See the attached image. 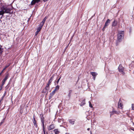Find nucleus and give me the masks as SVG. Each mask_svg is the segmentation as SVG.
Returning a JSON list of instances; mask_svg holds the SVG:
<instances>
[{
  "label": "nucleus",
  "mask_w": 134,
  "mask_h": 134,
  "mask_svg": "<svg viewBox=\"0 0 134 134\" xmlns=\"http://www.w3.org/2000/svg\"><path fill=\"white\" fill-rule=\"evenodd\" d=\"M124 36V31H120L118 32L117 41L121 42Z\"/></svg>",
  "instance_id": "nucleus-1"
},
{
  "label": "nucleus",
  "mask_w": 134,
  "mask_h": 134,
  "mask_svg": "<svg viewBox=\"0 0 134 134\" xmlns=\"http://www.w3.org/2000/svg\"><path fill=\"white\" fill-rule=\"evenodd\" d=\"M1 8L2 10L3 11L4 14L5 13H9L11 11V9L5 7H2Z\"/></svg>",
  "instance_id": "nucleus-2"
},
{
  "label": "nucleus",
  "mask_w": 134,
  "mask_h": 134,
  "mask_svg": "<svg viewBox=\"0 0 134 134\" xmlns=\"http://www.w3.org/2000/svg\"><path fill=\"white\" fill-rule=\"evenodd\" d=\"M119 71L122 74L124 75L125 73L124 72V68L121 65H120L118 68Z\"/></svg>",
  "instance_id": "nucleus-3"
},
{
  "label": "nucleus",
  "mask_w": 134,
  "mask_h": 134,
  "mask_svg": "<svg viewBox=\"0 0 134 134\" xmlns=\"http://www.w3.org/2000/svg\"><path fill=\"white\" fill-rule=\"evenodd\" d=\"M118 107L122 109L123 108V105L122 104V102L120 99L119 102L118 103Z\"/></svg>",
  "instance_id": "nucleus-4"
},
{
  "label": "nucleus",
  "mask_w": 134,
  "mask_h": 134,
  "mask_svg": "<svg viewBox=\"0 0 134 134\" xmlns=\"http://www.w3.org/2000/svg\"><path fill=\"white\" fill-rule=\"evenodd\" d=\"M110 116H111L112 115H113L114 114H119V113L118 112H117V111H115L114 110V108L113 109V110L112 111H111L110 112Z\"/></svg>",
  "instance_id": "nucleus-5"
},
{
  "label": "nucleus",
  "mask_w": 134,
  "mask_h": 134,
  "mask_svg": "<svg viewBox=\"0 0 134 134\" xmlns=\"http://www.w3.org/2000/svg\"><path fill=\"white\" fill-rule=\"evenodd\" d=\"M33 119V122L34 124V125L36 127H37V125L36 123V121L35 120L34 115Z\"/></svg>",
  "instance_id": "nucleus-6"
},
{
  "label": "nucleus",
  "mask_w": 134,
  "mask_h": 134,
  "mask_svg": "<svg viewBox=\"0 0 134 134\" xmlns=\"http://www.w3.org/2000/svg\"><path fill=\"white\" fill-rule=\"evenodd\" d=\"M40 1V0H32L31 2V4L32 5H34L36 3H38Z\"/></svg>",
  "instance_id": "nucleus-7"
},
{
  "label": "nucleus",
  "mask_w": 134,
  "mask_h": 134,
  "mask_svg": "<svg viewBox=\"0 0 134 134\" xmlns=\"http://www.w3.org/2000/svg\"><path fill=\"white\" fill-rule=\"evenodd\" d=\"M55 92L54 91H53L51 93H50L49 96V97L48 99H51L53 96Z\"/></svg>",
  "instance_id": "nucleus-8"
},
{
  "label": "nucleus",
  "mask_w": 134,
  "mask_h": 134,
  "mask_svg": "<svg viewBox=\"0 0 134 134\" xmlns=\"http://www.w3.org/2000/svg\"><path fill=\"white\" fill-rule=\"evenodd\" d=\"M54 124H52L51 125L48 127V130L50 131L54 129Z\"/></svg>",
  "instance_id": "nucleus-9"
},
{
  "label": "nucleus",
  "mask_w": 134,
  "mask_h": 134,
  "mask_svg": "<svg viewBox=\"0 0 134 134\" xmlns=\"http://www.w3.org/2000/svg\"><path fill=\"white\" fill-rule=\"evenodd\" d=\"M110 20L109 19H108L106 21L104 26H105L107 27L109 25V24L110 23Z\"/></svg>",
  "instance_id": "nucleus-10"
},
{
  "label": "nucleus",
  "mask_w": 134,
  "mask_h": 134,
  "mask_svg": "<svg viewBox=\"0 0 134 134\" xmlns=\"http://www.w3.org/2000/svg\"><path fill=\"white\" fill-rule=\"evenodd\" d=\"M49 88L46 87H45L44 89L42 90V92L43 93H45L46 92H48Z\"/></svg>",
  "instance_id": "nucleus-11"
},
{
  "label": "nucleus",
  "mask_w": 134,
  "mask_h": 134,
  "mask_svg": "<svg viewBox=\"0 0 134 134\" xmlns=\"http://www.w3.org/2000/svg\"><path fill=\"white\" fill-rule=\"evenodd\" d=\"M54 77V76H52L50 78V79L49 80L48 82V83L49 84L51 85V82H52L53 79Z\"/></svg>",
  "instance_id": "nucleus-12"
},
{
  "label": "nucleus",
  "mask_w": 134,
  "mask_h": 134,
  "mask_svg": "<svg viewBox=\"0 0 134 134\" xmlns=\"http://www.w3.org/2000/svg\"><path fill=\"white\" fill-rule=\"evenodd\" d=\"M69 121L70 124L73 125L74 124L75 120L74 119H70L69 120Z\"/></svg>",
  "instance_id": "nucleus-13"
},
{
  "label": "nucleus",
  "mask_w": 134,
  "mask_h": 134,
  "mask_svg": "<svg viewBox=\"0 0 134 134\" xmlns=\"http://www.w3.org/2000/svg\"><path fill=\"white\" fill-rule=\"evenodd\" d=\"M41 29L40 27H38L37 28V31L35 32V36H36L38 34V32L40 31Z\"/></svg>",
  "instance_id": "nucleus-14"
},
{
  "label": "nucleus",
  "mask_w": 134,
  "mask_h": 134,
  "mask_svg": "<svg viewBox=\"0 0 134 134\" xmlns=\"http://www.w3.org/2000/svg\"><path fill=\"white\" fill-rule=\"evenodd\" d=\"M9 66V65H7L5 66L4 68H3L2 70L1 71V72L0 73V76L2 74L3 72V71L7 67H8Z\"/></svg>",
  "instance_id": "nucleus-15"
},
{
  "label": "nucleus",
  "mask_w": 134,
  "mask_h": 134,
  "mask_svg": "<svg viewBox=\"0 0 134 134\" xmlns=\"http://www.w3.org/2000/svg\"><path fill=\"white\" fill-rule=\"evenodd\" d=\"M91 74L92 75L93 77L96 76L97 75V74L94 72H91Z\"/></svg>",
  "instance_id": "nucleus-16"
},
{
  "label": "nucleus",
  "mask_w": 134,
  "mask_h": 134,
  "mask_svg": "<svg viewBox=\"0 0 134 134\" xmlns=\"http://www.w3.org/2000/svg\"><path fill=\"white\" fill-rule=\"evenodd\" d=\"M59 88V85H57L56 86L55 88V89L53 91H54V92H55L56 91L58 90Z\"/></svg>",
  "instance_id": "nucleus-17"
},
{
  "label": "nucleus",
  "mask_w": 134,
  "mask_h": 134,
  "mask_svg": "<svg viewBox=\"0 0 134 134\" xmlns=\"http://www.w3.org/2000/svg\"><path fill=\"white\" fill-rule=\"evenodd\" d=\"M54 131L55 132V134H58L59 133V131L57 129H55Z\"/></svg>",
  "instance_id": "nucleus-18"
},
{
  "label": "nucleus",
  "mask_w": 134,
  "mask_h": 134,
  "mask_svg": "<svg viewBox=\"0 0 134 134\" xmlns=\"http://www.w3.org/2000/svg\"><path fill=\"white\" fill-rule=\"evenodd\" d=\"M85 103H86L85 100H83L81 103L80 105L81 106H83L85 105Z\"/></svg>",
  "instance_id": "nucleus-19"
},
{
  "label": "nucleus",
  "mask_w": 134,
  "mask_h": 134,
  "mask_svg": "<svg viewBox=\"0 0 134 134\" xmlns=\"http://www.w3.org/2000/svg\"><path fill=\"white\" fill-rule=\"evenodd\" d=\"M69 93L68 94V96L69 97V98H70L71 96V93L72 92V90H70L69 91Z\"/></svg>",
  "instance_id": "nucleus-20"
},
{
  "label": "nucleus",
  "mask_w": 134,
  "mask_h": 134,
  "mask_svg": "<svg viewBox=\"0 0 134 134\" xmlns=\"http://www.w3.org/2000/svg\"><path fill=\"white\" fill-rule=\"evenodd\" d=\"M44 24V23L41 22L39 25V26L38 27H40L41 28V29L42 27L43 26V25Z\"/></svg>",
  "instance_id": "nucleus-21"
},
{
  "label": "nucleus",
  "mask_w": 134,
  "mask_h": 134,
  "mask_svg": "<svg viewBox=\"0 0 134 134\" xmlns=\"http://www.w3.org/2000/svg\"><path fill=\"white\" fill-rule=\"evenodd\" d=\"M8 75L7 74L5 75V78L4 79L6 81L8 79Z\"/></svg>",
  "instance_id": "nucleus-22"
},
{
  "label": "nucleus",
  "mask_w": 134,
  "mask_h": 134,
  "mask_svg": "<svg viewBox=\"0 0 134 134\" xmlns=\"http://www.w3.org/2000/svg\"><path fill=\"white\" fill-rule=\"evenodd\" d=\"M3 52V49L1 47H0V56L2 54V53Z\"/></svg>",
  "instance_id": "nucleus-23"
},
{
  "label": "nucleus",
  "mask_w": 134,
  "mask_h": 134,
  "mask_svg": "<svg viewBox=\"0 0 134 134\" xmlns=\"http://www.w3.org/2000/svg\"><path fill=\"white\" fill-rule=\"evenodd\" d=\"M4 14L3 11L2 10V9H1V10L0 11V15H3Z\"/></svg>",
  "instance_id": "nucleus-24"
},
{
  "label": "nucleus",
  "mask_w": 134,
  "mask_h": 134,
  "mask_svg": "<svg viewBox=\"0 0 134 134\" xmlns=\"http://www.w3.org/2000/svg\"><path fill=\"white\" fill-rule=\"evenodd\" d=\"M115 21L114 20L112 24V26H115L116 25V24H115Z\"/></svg>",
  "instance_id": "nucleus-25"
},
{
  "label": "nucleus",
  "mask_w": 134,
  "mask_h": 134,
  "mask_svg": "<svg viewBox=\"0 0 134 134\" xmlns=\"http://www.w3.org/2000/svg\"><path fill=\"white\" fill-rule=\"evenodd\" d=\"M42 117H43V119L42 118V117H41V122L42 123H44V118H43V116H42Z\"/></svg>",
  "instance_id": "nucleus-26"
},
{
  "label": "nucleus",
  "mask_w": 134,
  "mask_h": 134,
  "mask_svg": "<svg viewBox=\"0 0 134 134\" xmlns=\"http://www.w3.org/2000/svg\"><path fill=\"white\" fill-rule=\"evenodd\" d=\"M50 85V84L47 83V85H46V87L47 88H47H49V85Z\"/></svg>",
  "instance_id": "nucleus-27"
},
{
  "label": "nucleus",
  "mask_w": 134,
  "mask_h": 134,
  "mask_svg": "<svg viewBox=\"0 0 134 134\" xmlns=\"http://www.w3.org/2000/svg\"><path fill=\"white\" fill-rule=\"evenodd\" d=\"M61 77V76H60V77L58 80L57 81V84H58V83L59 82V81L60 80Z\"/></svg>",
  "instance_id": "nucleus-28"
},
{
  "label": "nucleus",
  "mask_w": 134,
  "mask_h": 134,
  "mask_svg": "<svg viewBox=\"0 0 134 134\" xmlns=\"http://www.w3.org/2000/svg\"><path fill=\"white\" fill-rule=\"evenodd\" d=\"M89 106L90 107H92V104H91V102H90V101H89Z\"/></svg>",
  "instance_id": "nucleus-29"
},
{
  "label": "nucleus",
  "mask_w": 134,
  "mask_h": 134,
  "mask_svg": "<svg viewBox=\"0 0 134 134\" xmlns=\"http://www.w3.org/2000/svg\"><path fill=\"white\" fill-rule=\"evenodd\" d=\"M42 125L43 127V129H45V127L44 123H42Z\"/></svg>",
  "instance_id": "nucleus-30"
},
{
  "label": "nucleus",
  "mask_w": 134,
  "mask_h": 134,
  "mask_svg": "<svg viewBox=\"0 0 134 134\" xmlns=\"http://www.w3.org/2000/svg\"><path fill=\"white\" fill-rule=\"evenodd\" d=\"M106 27V26H104L103 27V28L102 29V30L103 31H104Z\"/></svg>",
  "instance_id": "nucleus-31"
},
{
  "label": "nucleus",
  "mask_w": 134,
  "mask_h": 134,
  "mask_svg": "<svg viewBox=\"0 0 134 134\" xmlns=\"http://www.w3.org/2000/svg\"><path fill=\"white\" fill-rule=\"evenodd\" d=\"M132 108L133 110H134V104H132Z\"/></svg>",
  "instance_id": "nucleus-32"
},
{
  "label": "nucleus",
  "mask_w": 134,
  "mask_h": 134,
  "mask_svg": "<svg viewBox=\"0 0 134 134\" xmlns=\"http://www.w3.org/2000/svg\"><path fill=\"white\" fill-rule=\"evenodd\" d=\"M4 122V121H3V120L0 123V125H1L3 123V122Z\"/></svg>",
  "instance_id": "nucleus-33"
},
{
  "label": "nucleus",
  "mask_w": 134,
  "mask_h": 134,
  "mask_svg": "<svg viewBox=\"0 0 134 134\" xmlns=\"http://www.w3.org/2000/svg\"><path fill=\"white\" fill-rule=\"evenodd\" d=\"M45 20L43 19L42 20V21L41 22L44 24V23H45Z\"/></svg>",
  "instance_id": "nucleus-34"
},
{
  "label": "nucleus",
  "mask_w": 134,
  "mask_h": 134,
  "mask_svg": "<svg viewBox=\"0 0 134 134\" xmlns=\"http://www.w3.org/2000/svg\"><path fill=\"white\" fill-rule=\"evenodd\" d=\"M2 82V86H3V85H4V84H5V82Z\"/></svg>",
  "instance_id": "nucleus-35"
},
{
  "label": "nucleus",
  "mask_w": 134,
  "mask_h": 134,
  "mask_svg": "<svg viewBox=\"0 0 134 134\" xmlns=\"http://www.w3.org/2000/svg\"><path fill=\"white\" fill-rule=\"evenodd\" d=\"M2 82V86H3V85H4V84H5V82Z\"/></svg>",
  "instance_id": "nucleus-36"
},
{
  "label": "nucleus",
  "mask_w": 134,
  "mask_h": 134,
  "mask_svg": "<svg viewBox=\"0 0 134 134\" xmlns=\"http://www.w3.org/2000/svg\"><path fill=\"white\" fill-rule=\"evenodd\" d=\"M2 82V86H3V85H4V84H5V82Z\"/></svg>",
  "instance_id": "nucleus-37"
},
{
  "label": "nucleus",
  "mask_w": 134,
  "mask_h": 134,
  "mask_svg": "<svg viewBox=\"0 0 134 134\" xmlns=\"http://www.w3.org/2000/svg\"><path fill=\"white\" fill-rule=\"evenodd\" d=\"M47 18L46 16L44 19H43L45 20V21L47 19Z\"/></svg>",
  "instance_id": "nucleus-38"
},
{
  "label": "nucleus",
  "mask_w": 134,
  "mask_h": 134,
  "mask_svg": "<svg viewBox=\"0 0 134 134\" xmlns=\"http://www.w3.org/2000/svg\"><path fill=\"white\" fill-rule=\"evenodd\" d=\"M43 132L44 133V134H45V129H43Z\"/></svg>",
  "instance_id": "nucleus-39"
},
{
  "label": "nucleus",
  "mask_w": 134,
  "mask_h": 134,
  "mask_svg": "<svg viewBox=\"0 0 134 134\" xmlns=\"http://www.w3.org/2000/svg\"><path fill=\"white\" fill-rule=\"evenodd\" d=\"M5 81L6 80H5L4 79H3V80L2 81V82H5Z\"/></svg>",
  "instance_id": "nucleus-40"
},
{
  "label": "nucleus",
  "mask_w": 134,
  "mask_h": 134,
  "mask_svg": "<svg viewBox=\"0 0 134 134\" xmlns=\"http://www.w3.org/2000/svg\"><path fill=\"white\" fill-rule=\"evenodd\" d=\"M96 76L93 77V79H94V80H95V79H96Z\"/></svg>",
  "instance_id": "nucleus-41"
},
{
  "label": "nucleus",
  "mask_w": 134,
  "mask_h": 134,
  "mask_svg": "<svg viewBox=\"0 0 134 134\" xmlns=\"http://www.w3.org/2000/svg\"><path fill=\"white\" fill-rule=\"evenodd\" d=\"M48 0H43V1L44 2H45L46 1H47Z\"/></svg>",
  "instance_id": "nucleus-42"
},
{
  "label": "nucleus",
  "mask_w": 134,
  "mask_h": 134,
  "mask_svg": "<svg viewBox=\"0 0 134 134\" xmlns=\"http://www.w3.org/2000/svg\"><path fill=\"white\" fill-rule=\"evenodd\" d=\"M90 130V128H88V129H87V130L88 131L89 130Z\"/></svg>",
  "instance_id": "nucleus-43"
},
{
  "label": "nucleus",
  "mask_w": 134,
  "mask_h": 134,
  "mask_svg": "<svg viewBox=\"0 0 134 134\" xmlns=\"http://www.w3.org/2000/svg\"><path fill=\"white\" fill-rule=\"evenodd\" d=\"M2 87H1V88H0V91L1 90H2Z\"/></svg>",
  "instance_id": "nucleus-44"
},
{
  "label": "nucleus",
  "mask_w": 134,
  "mask_h": 134,
  "mask_svg": "<svg viewBox=\"0 0 134 134\" xmlns=\"http://www.w3.org/2000/svg\"><path fill=\"white\" fill-rule=\"evenodd\" d=\"M2 86V85H1V87H2V86Z\"/></svg>",
  "instance_id": "nucleus-45"
},
{
  "label": "nucleus",
  "mask_w": 134,
  "mask_h": 134,
  "mask_svg": "<svg viewBox=\"0 0 134 134\" xmlns=\"http://www.w3.org/2000/svg\"><path fill=\"white\" fill-rule=\"evenodd\" d=\"M5 93H4V96H5Z\"/></svg>",
  "instance_id": "nucleus-46"
},
{
  "label": "nucleus",
  "mask_w": 134,
  "mask_h": 134,
  "mask_svg": "<svg viewBox=\"0 0 134 134\" xmlns=\"http://www.w3.org/2000/svg\"><path fill=\"white\" fill-rule=\"evenodd\" d=\"M46 134H48V133H47H47H46Z\"/></svg>",
  "instance_id": "nucleus-47"
}]
</instances>
